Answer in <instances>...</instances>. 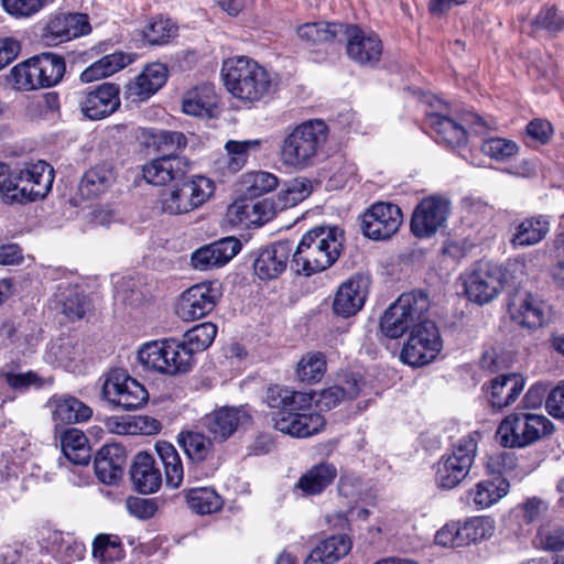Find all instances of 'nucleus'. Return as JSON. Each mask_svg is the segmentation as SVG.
<instances>
[{"instance_id":"39448f33","label":"nucleus","mask_w":564,"mask_h":564,"mask_svg":"<svg viewBox=\"0 0 564 564\" xmlns=\"http://www.w3.org/2000/svg\"><path fill=\"white\" fill-rule=\"evenodd\" d=\"M215 191L214 180L200 174L192 175L167 187L159 198V208L172 216L186 215L209 202Z\"/></svg>"},{"instance_id":"20e7f679","label":"nucleus","mask_w":564,"mask_h":564,"mask_svg":"<svg viewBox=\"0 0 564 564\" xmlns=\"http://www.w3.org/2000/svg\"><path fill=\"white\" fill-rule=\"evenodd\" d=\"M344 232L337 227H316L307 231L293 253L297 272L311 275L329 268L343 249Z\"/></svg>"},{"instance_id":"338daca9","label":"nucleus","mask_w":564,"mask_h":564,"mask_svg":"<svg viewBox=\"0 0 564 564\" xmlns=\"http://www.w3.org/2000/svg\"><path fill=\"white\" fill-rule=\"evenodd\" d=\"M435 543L443 547L464 546L460 538V522H449L442 527L435 534Z\"/></svg>"},{"instance_id":"7c9ffc66","label":"nucleus","mask_w":564,"mask_h":564,"mask_svg":"<svg viewBox=\"0 0 564 564\" xmlns=\"http://www.w3.org/2000/svg\"><path fill=\"white\" fill-rule=\"evenodd\" d=\"M167 67L161 63H151L128 86V95L132 100L143 101L154 95L167 79Z\"/></svg>"},{"instance_id":"49530a36","label":"nucleus","mask_w":564,"mask_h":564,"mask_svg":"<svg viewBox=\"0 0 564 564\" xmlns=\"http://www.w3.org/2000/svg\"><path fill=\"white\" fill-rule=\"evenodd\" d=\"M155 451L164 467L166 485L172 488L180 487L184 468L176 448L166 441H159L155 444Z\"/></svg>"},{"instance_id":"7ed1b4c3","label":"nucleus","mask_w":564,"mask_h":564,"mask_svg":"<svg viewBox=\"0 0 564 564\" xmlns=\"http://www.w3.org/2000/svg\"><path fill=\"white\" fill-rule=\"evenodd\" d=\"M327 139L328 127L323 120H306L285 134L280 160L283 165L297 171L311 167L323 154Z\"/></svg>"},{"instance_id":"412c9836","label":"nucleus","mask_w":564,"mask_h":564,"mask_svg":"<svg viewBox=\"0 0 564 564\" xmlns=\"http://www.w3.org/2000/svg\"><path fill=\"white\" fill-rule=\"evenodd\" d=\"M276 207L269 198L259 200L240 198L226 210V220L231 226H261L274 217Z\"/></svg>"},{"instance_id":"9b49d317","label":"nucleus","mask_w":564,"mask_h":564,"mask_svg":"<svg viewBox=\"0 0 564 564\" xmlns=\"http://www.w3.org/2000/svg\"><path fill=\"white\" fill-rule=\"evenodd\" d=\"M477 452V442L471 435L463 436L436 464L435 481L438 487L453 489L469 474Z\"/></svg>"},{"instance_id":"a18cd8bd","label":"nucleus","mask_w":564,"mask_h":564,"mask_svg":"<svg viewBox=\"0 0 564 564\" xmlns=\"http://www.w3.org/2000/svg\"><path fill=\"white\" fill-rule=\"evenodd\" d=\"M260 139L252 140H228L225 144L226 158L223 160L227 173H237L242 170L251 152H257L261 147Z\"/></svg>"},{"instance_id":"393cba45","label":"nucleus","mask_w":564,"mask_h":564,"mask_svg":"<svg viewBox=\"0 0 564 564\" xmlns=\"http://www.w3.org/2000/svg\"><path fill=\"white\" fill-rule=\"evenodd\" d=\"M119 93V87L111 83L97 86L86 93L80 101L82 112L91 120H100L110 116L120 106Z\"/></svg>"},{"instance_id":"ea45409f","label":"nucleus","mask_w":564,"mask_h":564,"mask_svg":"<svg viewBox=\"0 0 564 564\" xmlns=\"http://www.w3.org/2000/svg\"><path fill=\"white\" fill-rule=\"evenodd\" d=\"M105 429L117 435L154 434L160 431L161 424L149 416H109L104 421Z\"/></svg>"},{"instance_id":"f704fd0d","label":"nucleus","mask_w":564,"mask_h":564,"mask_svg":"<svg viewBox=\"0 0 564 564\" xmlns=\"http://www.w3.org/2000/svg\"><path fill=\"white\" fill-rule=\"evenodd\" d=\"M426 124L435 133L438 142L449 147H460L467 141L465 127L441 111L427 112Z\"/></svg>"},{"instance_id":"a19ab883","label":"nucleus","mask_w":564,"mask_h":564,"mask_svg":"<svg viewBox=\"0 0 564 564\" xmlns=\"http://www.w3.org/2000/svg\"><path fill=\"white\" fill-rule=\"evenodd\" d=\"M336 475L337 470L333 464L321 463L303 474L295 487L305 496L319 495L333 482Z\"/></svg>"},{"instance_id":"2f4dec72","label":"nucleus","mask_w":564,"mask_h":564,"mask_svg":"<svg viewBox=\"0 0 564 564\" xmlns=\"http://www.w3.org/2000/svg\"><path fill=\"white\" fill-rule=\"evenodd\" d=\"M185 172L184 162L177 155H162L150 161L142 169L144 180L149 184L156 186L178 181L184 176Z\"/></svg>"},{"instance_id":"72a5a7b5","label":"nucleus","mask_w":564,"mask_h":564,"mask_svg":"<svg viewBox=\"0 0 564 564\" xmlns=\"http://www.w3.org/2000/svg\"><path fill=\"white\" fill-rule=\"evenodd\" d=\"M130 476L135 489L142 494H152L162 484V476L155 467L154 458L148 453L135 455Z\"/></svg>"},{"instance_id":"603ef678","label":"nucleus","mask_w":564,"mask_h":564,"mask_svg":"<svg viewBox=\"0 0 564 564\" xmlns=\"http://www.w3.org/2000/svg\"><path fill=\"white\" fill-rule=\"evenodd\" d=\"M48 358L68 370H75L77 362L83 359V346L69 339H58L51 344Z\"/></svg>"},{"instance_id":"bf43d9fd","label":"nucleus","mask_w":564,"mask_h":564,"mask_svg":"<svg viewBox=\"0 0 564 564\" xmlns=\"http://www.w3.org/2000/svg\"><path fill=\"white\" fill-rule=\"evenodd\" d=\"M538 547L547 552H560L564 550V528L555 524L542 525L534 539Z\"/></svg>"},{"instance_id":"dca6fc26","label":"nucleus","mask_w":564,"mask_h":564,"mask_svg":"<svg viewBox=\"0 0 564 564\" xmlns=\"http://www.w3.org/2000/svg\"><path fill=\"white\" fill-rule=\"evenodd\" d=\"M220 296L212 282H202L184 291L178 300L176 313L183 321H195L209 314Z\"/></svg>"},{"instance_id":"0eeeda50","label":"nucleus","mask_w":564,"mask_h":564,"mask_svg":"<svg viewBox=\"0 0 564 564\" xmlns=\"http://www.w3.org/2000/svg\"><path fill=\"white\" fill-rule=\"evenodd\" d=\"M53 173V167L44 161L28 164L17 174L7 165L6 203L24 204L44 198L52 188Z\"/></svg>"},{"instance_id":"bb28decb","label":"nucleus","mask_w":564,"mask_h":564,"mask_svg":"<svg viewBox=\"0 0 564 564\" xmlns=\"http://www.w3.org/2000/svg\"><path fill=\"white\" fill-rule=\"evenodd\" d=\"M46 406L55 427L84 423L93 416V409L89 405L69 394L51 397Z\"/></svg>"},{"instance_id":"13d9d810","label":"nucleus","mask_w":564,"mask_h":564,"mask_svg":"<svg viewBox=\"0 0 564 564\" xmlns=\"http://www.w3.org/2000/svg\"><path fill=\"white\" fill-rule=\"evenodd\" d=\"M495 532V521L489 517H473L460 522V538L464 546L490 538Z\"/></svg>"},{"instance_id":"aec40b11","label":"nucleus","mask_w":564,"mask_h":564,"mask_svg":"<svg viewBox=\"0 0 564 564\" xmlns=\"http://www.w3.org/2000/svg\"><path fill=\"white\" fill-rule=\"evenodd\" d=\"M90 32V24L86 14L59 13L50 18L42 32V40L46 45L55 46Z\"/></svg>"},{"instance_id":"4d7b16f0","label":"nucleus","mask_w":564,"mask_h":564,"mask_svg":"<svg viewBox=\"0 0 564 564\" xmlns=\"http://www.w3.org/2000/svg\"><path fill=\"white\" fill-rule=\"evenodd\" d=\"M177 31L171 19L156 17L148 22L142 33L150 45H165L177 35Z\"/></svg>"},{"instance_id":"f8f14e48","label":"nucleus","mask_w":564,"mask_h":564,"mask_svg":"<svg viewBox=\"0 0 564 564\" xmlns=\"http://www.w3.org/2000/svg\"><path fill=\"white\" fill-rule=\"evenodd\" d=\"M441 349L442 339L435 323L424 319L410 332L400 359L409 366L421 367L433 361Z\"/></svg>"},{"instance_id":"680f3d73","label":"nucleus","mask_w":564,"mask_h":564,"mask_svg":"<svg viewBox=\"0 0 564 564\" xmlns=\"http://www.w3.org/2000/svg\"><path fill=\"white\" fill-rule=\"evenodd\" d=\"M481 151L497 161H505L514 156L519 151V147L509 139L489 138L482 142Z\"/></svg>"},{"instance_id":"a211bd4d","label":"nucleus","mask_w":564,"mask_h":564,"mask_svg":"<svg viewBox=\"0 0 564 564\" xmlns=\"http://www.w3.org/2000/svg\"><path fill=\"white\" fill-rule=\"evenodd\" d=\"M343 35L346 39V53L351 61L369 66L380 61L382 42L376 33L357 25H345Z\"/></svg>"},{"instance_id":"e2e57ef3","label":"nucleus","mask_w":564,"mask_h":564,"mask_svg":"<svg viewBox=\"0 0 564 564\" xmlns=\"http://www.w3.org/2000/svg\"><path fill=\"white\" fill-rule=\"evenodd\" d=\"M517 466V458L510 452H497L487 457L486 469L491 477H505Z\"/></svg>"},{"instance_id":"3c124183","label":"nucleus","mask_w":564,"mask_h":564,"mask_svg":"<svg viewBox=\"0 0 564 564\" xmlns=\"http://www.w3.org/2000/svg\"><path fill=\"white\" fill-rule=\"evenodd\" d=\"M217 335V326L213 323L205 322L198 324L184 334L181 345L194 359V354L207 349Z\"/></svg>"},{"instance_id":"9d476101","label":"nucleus","mask_w":564,"mask_h":564,"mask_svg":"<svg viewBox=\"0 0 564 564\" xmlns=\"http://www.w3.org/2000/svg\"><path fill=\"white\" fill-rule=\"evenodd\" d=\"M431 301L423 291H412L401 294L384 312L380 321L381 332L389 338L401 337L405 332L420 322L429 311Z\"/></svg>"},{"instance_id":"79ce46f5","label":"nucleus","mask_w":564,"mask_h":564,"mask_svg":"<svg viewBox=\"0 0 564 564\" xmlns=\"http://www.w3.org/2000/svg\"><path fill=\"white\" fill-rule=\"evenodd\" d=\"M344 24L326 21L307 22L296 28L297 37L310 45L330 43L343 36Z\"/></svg>"},{"instance_id":"864d4df0","label":"nucleus","mask_w":564,"mask_h":564,"mask_svg":"<svg viewBox=\"0 0 564 564\" xmlns=\"http://www.w3.org/2000/svg\"><path fill=\"white\" fill-rule=\"evenodd\" d=\"M56 299L62 305L63 313L70 319L82 318L88 310V302L77 286H59Z\"/></svg>"},{"instance_id":"c85d7f7f","label":"nucleus","mask_w":564,"mask_h":564,"mask_svg":"<svg viewBox=\"0 0 564 564\" xmlns=\"http://www.w3.org/2000/svg\"><path fill=\"white\" fill-rule=\"evenodd\" d=\"M292 246L288 241H278L261 250L253 268L261 280L278 278L286 268Z\"/></svg>"},{"instance_id":"6e6d98bb","label":"nucleus","mask_w":564,"mask_h":564,"mask_svg":"<svg viewBox=\"0 0 564 564\" xmlns=\"http://www.w3.org/2000/svg\"><path fill=\"white\" fill-rule=\"evenodd\" d=\"M124 551L118 535L98 534L93 542V556L99 564H107L123 557Z\"/></svg>"},{"instance_id":"6ab92c4d","label":"nucleus","mask_w":564,"mask_h":564,"mask_svg":"<svg viewBox=\"0 0 564 564\" xmlns=\"http://www.w3.org/2000/svg\"><path fill=\"white\" fill-rule=\"evenodd\" d=\"M511 319L521 327H542L550 317V308L544 301L529 292L514 293L508 303Z\"/></svg>"},{"instance_id":"c03bdc74","label":"nucleus","mask_w":564,"mask_h":564,"mask_svg":"<svg viewBox=\"0 0 564 564\" xmlns=\"http://www.w3.org/2000/svg\"><path fill=\"white\" fill-rule=\"evenodd\" d=\"M550 231V223L543 216L523 219L512 235L511 243L514 247H529L539 243Z\"/></svg>"},{"instance_id":"de8ad7c7","label":"nucleus","mask_w":564,"mask_h":564,"mask_svg":"<svg viewBox=\"0 0 564 564\" xmlns=\"http://www.w3.org/2000/svg\"><path fill=\"white\" fill-rule=\"evenodd\" d=\"M177 443L193 463H202L213 453V442L199 432L183 431L177 435Z\"/></svg>"},{"instance_id":"ddd939ff","label":"nucleus","mask_w":564,"mask_h":564,"mask_svg":"<svg viewBox=\"0 0 564 564\" xmlns=\"http://www.w3.org/2000/svg\"><path fill=\"white\" fill-rule=\"evenodd\" d=\"M101 394L107 402L126 411L141 408L149 398L145 388L122 369L107 375Z\"/></svg>"},{"instance_id":"e433bc0d","label":"nucleus","mask_w":564,"mask_h":564,"mask_svg":"<svg viewBox=\"0 0 564 564\" xmlns=\"http://www.w3.org/2000/svg\"><path fill=\"white\" fill-rule=\"evenodd\" d=\"M351 541L345 534H336L322 540L307 555L304 564H335L346 556Z\"/></svg>"},{"instance_id":"c756f323","label":"nucleus","mask_w":564,"mask_h":564,"mask_svg":"<svg viewBox=\"0 0 564 564\" xmlns=\"http://www.w3.org/2000/svg\"><path fill=\"white\" fill-rule=\"evenodd\" d=\"M219 98L215 86L212 84H202L188 90L183 98V111L186 115L214 118L218 112Z\"/></svg>"},{"instance_id":"37998d69","label":"nucleus","mask_w":564,"mask_h":564,"mask_svg":"<svg viewBox=\"0 0 564 564\" xmlns=\"http://www.w3.org/2000/svg\"><path fill=\"white\" fill-rule=\"evenodd\" d=\"M61 446L65 457L75 465H87L90 460L88 438L78 429H66L61 435Z\"/></svg>"},{"instance_id":"4be33fe9","label":"nucleus","mask_w":564,"mask_h":564,"mask_svg":"<svg viewBox=\"0 0 564 564\" xmlns=\"http://www.w3.org/2000/svg\"><path fill=\"white\" fill-rule=\"evenodd\" d=\"M241 250V242L235 237H226L196 249L191 257L192 267L198 271H209L227 264Z\"/></svg>"},{"instance_id":"58836bf2","label":"nucleus","mask_w":564,"mask_h":564,"mask_svg":"<svg viewBox=\"0 0 564 564\" xmlns=\"http://www.w3.org/2000/svg\"><path fill=\"white\" fill-rule=\"evenodd\" d=\"M140 138L145 147L164 153V155H176L175 153L186 147V137L178 131L158 130L154 128H142Z\"/></svg>"},{"instance_id":"5701e85b","label":"nucleus","mask_w":564,"mask_h":564,"mask_svg":"<svg viewBox=\"0 0 564 564\" xmlns=\"http://www.w3.org/2000/svg\"><path fill=\"white\" fill-rule=\"evenodd\" d=\"M369 291V280L362 275H354L344 281L337 289L332 310L336 316L350 317L365 305Z\"/></svg>"},{"instance_id":"6e6552de","label":"nucleus","mask_w":564,"mask_h":564,"mask_svg":"<svg viewBox=\"0 0 564 564\" xmlns=\"http://www.w3.org/2000/svg\"><path fill=\"white\" fill-rule=\"evenodd\" d=\"M552 431L553 424L546 416L518 411L501 421L496 437L506 448H524L550 435Z\"/></svg>"},{"instance_id":"a878e982","label":"nucleus","mask_w":564,"mask_h":564,"mask_svg":"<svg viewBox=\"0 0 564 564\" xmlns=\"http://www.w3.org/2000/svg\"><path fill=\"white\" fill-rule=\"evenodd\" d=\"M525 386L524 378L519 373L499 375L485 383L482 390L488 403L497 410L513 404Z\"/></svg>"},{"instance_id":"2eb2a0df","label":"nucleus","mask_w":564,"mask_h":564,"mask_svg":"<svg viewBox=\"0 0 564 564\" xmlns=\"http://www.w3.org/2000/svg\"><path fill=\"white\" fill-rule=\"evenodd\" d=\"M402 224V212L391 203L372 204L362 215L361 229L373 240L391 238Z\"/></svg>"},{"instance_id":"473e14b6","label":"nucleus","mask_w":564,"mask_h":564,"mask_svg":"<svg viewBox=\"0 0 564 564\" xmlns=\"http://www.w3.org/2000/svg\"><path fill=\"white\" fill-rule=\"evenodd\" d=\"M510 490V484L505 477H490L478 481L467 492L468 499L477 510H484L498 503Z\"/></svg>"},{"instance_id":"5fc2aeb1","label":"nucleus","mask_w":564,"mask_h":564,"mask_svg":"<svg viewBox=\"0 0 564 564\" xmlns=\"http://www.w3.org/2000/svg\"><path fill=\"white\" fill-rule=\"evenodd\" d=\"M326 372V359L322 352H307L296 365L300 381L314 384L322 380Z\"/></svg>"},{"instance_id":"4468645a","label":"nucleus","mask_w":564,"mask_h":564,"mask_svg":"<svg viewBox=\"0 0 564 564\" xmlns=\"http://www.w3.org/2000/svg\"><path fill=\"white\" fill-rule=\"evenodd\" d=\"M505 273L500 265L480 261L471 272L466 274L464 289L467 299L478 305L494 301L502 291Z\"/></svg>"},{"instance_id":"b1692460","label":"nucleus","mask_w":564,"mask_h":564,"mask_svg":"<svg viewBox=\"0 0 564 564\" xmlns=\"http://www.w3.org/2000/svg\"><path fill=\"white\" fill-rule=\"evenodd\" d=\"M251 423V415L247 408L224 406L217 409L204 417V426L213 435L214 440L224 442L240 427Z\"/></svg>"},{"instance_id":"423d86ee","label":"nucleus","mask_w":564,"mask_h":564,"mask_svg":"<svg viewBox=\"0 0 564 564\" xmlns=\"http://www.w3.org/2000/svg\"><path fill=\"white\" fill-rule=\"evenodd\" d=\"M64 73V59L58 55L45 53L12 67L7 75V84L18 91H30L58 84Z\"/></svg>"},{"instance_id":"f03ea898","label":"nucleus","mask_w":564,"mask_h":564,"mask_svg":"<svg viewBox=\"0 0 564 564\" xmlns=\"http://www.w3.org/2000/svg\"><path fill=\"white\" fill-rule=\"evenodd\" d=\"M221 76L225 87L235 98L249 102L264 99L276 87L275 77L247 56H234L224 61Z\"/></svg>"},{"instance_id":"052dcab7","label":"nucleus","mask_w":564,"mask_h":564,"mask_svg":"<svg viewBox=\"0 0 564 564\" xmlns=\"http://www.w3.org/2000/svg\"><path fill=\"white\" fill-rule=\"evenodd\" d=\"M245 184L250 196H260L278 186V177L269 172L256 171L245 175Z\"/></svg>"},{"instance_id":"c9c22d12","label":"nucleus","mask_w":564,"mask_h":564,"mask_svg":"<svg viewBox=\"0 0 564 564\" xmlns=\"http://www.w3.org/2000/svg\"><path fill=\"white\" fill-rule=\"evenodd\" d=\"M115 181L116 174L110 164H97L85 172L78 191L83 198L94 199L108 192Z\"/></svg>"},{"instance_id":"0e129e2a","label":"nucleus","mask_w":564,"mask_h":564,"mask_svg":"<svg viewBox=\"0 0 564 564\" xmlns=\"http://www.w3.org/2000/svg\"><path fill=\"white\" fill-rule=\"evenodd\" d=\"M531 26L533 32L539 30L558 32L564 30V17L557 12L554 6H545L531 21Z\"/></svg>"},{"instance_id":"8fccbe9b","label":"nucleus","mask_w":564,"mask_h":564,"mask_svg":"<svg viewBox=\"0 0 564 564\" xmlns=\"http://www.w3.org/2000/svg\"><path fill=\"white\" fill-rule=\"evenodd\" d=\"M313 191L312 181L306 177H295L278 194L274 205L278 209L293 207L306 199Z\"/></svg>"},{"instance_id":"cd10ccee","label":"nucleus","mask_w":564,"mask_h":564,"mask_svg":"<svg viewBox=\"0 0 564 564\" xmlns=\"http://www.w3.org/2000/svg\"><path fill=\"white\" fill-rule=\"evenodd\" d=\"M127 453L118 444L102 446L95 456L94 467L97 478L106 485H116L123 476Z\"/></svg>"},{"instance_id":"f257e3e1","label":"nucleus","mask_w":564,"mask_h":564,"mask_svg":"<svg viewBox=\"0 0 564 564\" xmlns=\"http://www.w3.org/2000/svg\"><path fill=\"white\" fill-rule=\"evenodd\" d=\"M265 403L272 410L273 427L285 435L305 438L325 426L324 417L313 408L311 393L271 386L267 389Z\"/></svg>"},{"instance_id":"69168bd1","label":"nucleus","mask_w":564,"mask_h":564,"mask_svg":"<svg viewBox=\"0 0 564 564\" xmlns=\"http://www.w3.org/2000/svg\"><path fill=\"white\" fill-rule=\"evenodd\" d=\"M46 0H1L7 13L17 18H29L45 6Z\"/></svg>"},{"instance_id":"f3484780","label":"nucleus","mask_w":564,"mask_h":564,"mask_svg":"<svg viewBox=\"0 0 564 564\" xmlns=\"http://www.w3.org/2000/svg\"><path fill=\"white\" fill-rule=\"evenodd\" d=\"M449 214V202L438 196L422 199L414 209L411 231L417 238H429L445 226Z\"/></svg>"},{"instance_id":"1a4fd4ad","label":"nucleus","mask_w":564,"mask_h":564,"mask_svg":"<svg viewBox=\"0 0 564 564\" xmlns=\"http://www.w3.org/2000/svg\"><path fill=\"white\" fill-rule=\"evenodd\" d=\"M140 365L150 371L177 376L191 370L194 359L177 339L150 340L138 350Z\"/></svg>"},{"instance_id":"774afa93","label":"nucleus","mask_w":564,"mask_h":564,"mask_svg":"<svg viewBox=\"0 0 564 564\" xmlns=\"http://www.w3.org/2000/svg\"><path fill=\"white\" fill-rule=\"evenodd\" d=\"M128 512L138 519H149L156 512V505L153 500L140 497H130L126 501Z\"/></svg>"},{"instance_id":"09e8293b","label":"nucleus","mask_w":564,"mask_h":564,"mask_svg":"<svg viewBox=\"0 0 564 564\" xmlns=\"http://www.w3.org/2000/svg\"><path fill=\"white\" fill-rule=\"evenodd\" d=\"M186 502L198 514L214 513L223 507L221 497L210 487H197L187 490Z\"/></svg>"},{"instance_id":"4c0bfd02","label":"nucleus","mask_w":564,"mask_h":564,"mask_svg":"<svg viewBox=\"0 0 564 564\" xmlns=\"http://www.w3.org/2000/svg\"><path fill=\"white\" fill-rule=\"evenodd\" d=\"M134 61V55L124 52H115L105 55L90 66H88L82 74L80 80L83 83H91L109 77L117 72L123 69Z\"/></svg>"}]
</instances>
